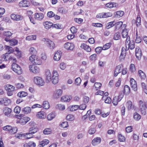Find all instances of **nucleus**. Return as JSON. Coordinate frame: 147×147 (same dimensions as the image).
<instances>
[{
  "mask_svg": "<svg viewBox=\"0 0 147 147\" xmlns=\"http://www.w3.org/2000/svg\"><path fill=\"white\" fill-rule=\"evenodd\" d=\"M139 109L142 114L145 115L146 114V108L147 109V102L140 100L139 102Z\"/></svg>",
  "mask_w": 147,
  "mask_h": 147,
  "instance_id": "2",
  "label": "nucleus"
},
{
  "mask_svg": "<svg viewBox=\"0 0 147 147\" xmlns=\"http://www.w3.org/2000/svg\"><path fill=\"white\" fill-rule=\"evenodd\" d=\"M64 47L67 50H72L74 48V45L72 43L67 42L64 44Z\"/></svg>",
  "mask_w": 147,
  "mask_h": 147,
  "instance_id": "14",
  "label": "nucleus"
},
{
  "mask_svg": "<svg viewBox=\"0 0 147 147\" xmlns=\"http://www.w3.org/2000/svg\"><path fill=\"white\" fill-rule=\"evenodd\" d=\"M36 57L35 55H32L29 57L30 61L33 63H34Z\"/></svg>",
  "mask_w": 147,
  "mask_h": 147,
  "instance_id": "61",
  "label": "nucleus"
},
{
  "mask_svg": "<svg viewBox=\"0 0 147 147\" xmlns=\"http://www.w3.org/2000/svg\"><path fill=\"white\" fill-rule=\"evenodd\" d=\"M118 139L120 142H124L125 141V139L124 136L121 134H119L118 135Z\"/></svg>",
  "mask_w": 147,
  "mask_h": 147,
  "instance_id": "52",
  "label": "nucleus"
},
{
  "mask_svg": "<svg viewBox=\"0 0 147 147\" xmlns=\"http://www.w3.org/2000/svg\"><path fill=\"white\" fill-rule=\"evenodd\" d=\"M58 10L59 12L63 14L66 13L67 12V10L65 9L63 7L59 8Z\"/></svg>",
  "mask_w": 147,
  "mask_h": 147,
  "instance_id": "57",
  "label": "nucleus"
},
{
  "mask_svg": "<svg viewBox=\"0 0 147 147\" xmlns=\"http://www.w3.org/2000/svg\"><path fill=\"white\" fill-rule=\"evenodd\" d=\"M81 82V80L80 77L76 78L75 80V83L77 85H80Z\"/></svg>",
  "mask_w": 147,
  "mask_h": 147,
  "instance_id": "60",
  "label": "nucleus"
},
{
  "mask_svg": "<svg viewBox=\"0 0 147 147\" xmlns=\"http://www.w3.org/2000/svg\"><path fill=\"white\" fill-rule=\"evenodd\" d=\"M36 116L38 118L40 119L45 118L46 117V114L43 111L38 112Z\"/></svg>",
  "mask_w": 147,
  "mask_h": 147,
  "instance_id": "24",
  "label": "nucleus"
},
{
  "mask_svg": "<svg viewBox=\"0 0 147 147\" xmlns=\"http://www.w3.org/2000/svg\"><path fill=\"white\" fill-rule=\"evenodd\" d=\"M34 83L39 86H42L44 85V80L40 77H35L34 78Z\"/></svg>",
  "mask_w": 147,
  "mask_h": 147,
  "instance_id": "7",
  "label": "nucleus"
},
{
  "mask_svg": "<svg viewBox=\"0 0 147 147\" xmlns=\"http://www.w3.org/2000/svg\"><path fill=\"white\" fill-rule=\"evenodd\" d=\"M12 70L18 74H21L22 73V70L20 67L15 63L12 65Z\"/></svg>",
  "mask_w": 147,
  "mask_h": 147,
  "instance_id": "4",
  "label": "nucleus"
},
{
  "mask_svg": "<svg viewBox=\"0 0 147 147\" xmlns=\"http://www.w3.org/2000/svg\"><path fill=\"white\" fill-rule=\"evenodd\" d=\"M120 37V34L119 32H117L115 34L113 39L115 40H118L119 39Z\"/></svg>",
  "mask_w": 147,
  "mask_h": 147,
  "instance_id": "55",
  "label": "nucleus"
},
{
  "mask_svg": "<svg viewBox=\"0 0 147 147\" xmlns=\"http://www.w3.org/2000/svg\"><path fill=\"white\" fill-rule=\"evenodd\" d=\"M3 35L7 37H10L13 34L9 31L4 32H3Z\"/></svg>",
  "mask_w": 147,
  "mask_h": 147,
  "instance_id": "43",
  "label": "nucleus"
},
{
  "mask_svg": "<svg viewBox=\"0 0 147 147\" xmlns=\"http://www.w3.org/2000/svg\"><path fill=\"white\" fill-rule=\"evenodd\" d=\"M62 92V90L61 89L56 90L53 94L54 98H59L61 95Z\"/></svg>",
  "mask_w": 147,
  "mask_h": 147,
  "instance_id": "17",
  "label": "nucleus"
},
{
  "mask_svg": "<svg viewBox=\"0 0 147 147\" xmlns=\"http://www.w3.org/2000/svg\"><path fill=\"white\" fill-rule=\"evenodd\" d=\"M66 119L68 120L72 121L74 119V116L72 114L68 115L66 117Z\"/></svg>",
  "mask_w": 147,
  "mask_h": 147,
  "instance_id": "51",
  "label": "nucleus"
},
{
  "mask_svg": "<svg viewBox=\"0 0 147 147\" xmlns=\"http://www.w3.org/2000/svg\"><path fill=\"white\" fill-rule=\"evenodd\" d=\"M38 130V128L35 127H32L29 128V132L28 133L24 134H22V136L23 135L25 136L26 135H28V134H32L37 132Z\"/></svg>",
  "mask_w": 147,
  "mask_h": 147,
  "instance_id": "11",
  "label": "nucleus"
},
{
  "mask_svg": "<svg viewBox=\"0 0 147 147\" xmlns=\"http://www.w3.org/2000/svg\"><path fill=\"white\" fill-rule=\"evenodd\" d=\"M79 108V106L78 105H73L69 107L68 109L69 110L71 111H75L77 110Z\"/></svg>",
  "mask_w": 147,
  "mask_h": 147,
  "instance_id": "25",
  "label": "nucleus"
},
{
  "mask_svg": "<svg viewBox=\"0 0 147 147\" xmlns=\"http://www.w3.org/2000/svg\"><path fill=\"white\" fill-rule=\"evenodd\" d=\"M43 25L46 29H48L52 27L53 24L52 23L50 22L47 21L44 22L43 23Z\"/></svg>",
  "mask_w": 147,
  "mask_h": 147,
  "instance_id": "23",
  "label": "nucleus"
},
{
  "mask_svg": "<svg viewBox=\"0 0 147 147\" xmlns=\"http://www.w3.org/2000/svg\"><path fill=\"white\" fill-rule=\"evenodd\" d=\"M130 92V87L127 85H125L124 88V93L125 94H129Z\"/></svg>",
  "mask_w": 147,
  "mask_h": 147,
  "instance_id": "35",
  "label": "nucleus"
},
{
  "mask_svg": "<svg viewBox=\"0 0 147 147\" xmlns=\"http://www.w3.org/2000/svg\"><path fill=\"white\" fill-rule=\"evenodd\" d=\"M81 47L84 49L88 52H90L91 50L90 48L88 46L84 43H83L81 45Z\"/></svg>",
  "mask_w": 147,
  "mask_h": 147,
  "instance_id": "26",
  "label": "nucleus"
},
{
  "mask_svg": "<svg viewBox=\"0 0 147 147\" xmlns=\"http://www.w3.org/2000/svg\"><path fill=\"white\" fill-rule=\"evenodd\" d=\"M141 22V18L140 16L139 15H138L136 18V25L137 26H138L140 25Z\"/></svg>",
  "mask_w": 147,
  "mask_h": 147,
  "instance_id": "58",
  "label": "nucleus"
},
{
  "mask_svg": "<svg viewBox=\"0 0 147 147\" xmlns=\"http://www.w3.org/2000/svg\"><path fill=\"white\" fill-rule=\"evenodd\" d=\"M42 40L45 42V43L48 47L51 49H54L55 47V45L54 42L51 40L48 39L43 38Z\"/></svg>",
  "mask_w": 147,
  "mask_h": 147,
  "instance_id": "3",
  "label": "nucleus"
},
{
  "mask_svg": "<svg viewBox=\"0 0 147 147\" xmlns=\"http://www.w3.org/2000/svg\"><path fill=\"white\" fill-rule=\"evenodd\" d=\"M123 67L122 65H119L116 66L114 72V76L115 77L117 76L118 74L122 71V69Z\"/></svg>",
  "mask_w": 147,
  "mask_h": 147,
  "instance_id": "12",
  "label": "nucleus"
},
{
  "mask_svg": "<svg viewBox=\"0 0 147 147\" xmlns=\"http://www.w3.org/2000/svg\"><path fill=\"white\" fill-rule=\"evenodd\" d=\"M72 96L71 95H65L63 96L61 98V101L63 102H69L72 98Z\"/></svg>",
  "mask_w": 147,
  "mask_h": 147,
  "instance_id": "19",
  "label": "nucleus"
},
{
  "mask_svg": "<svg viewBox=\"0 0 147 147\" xmlns=\"http://www.w3.org/2000/svg\"><path fill=\"white\" fill-rule=\"evenodd\" d=\"M18 41L16 39H12L10 40V43L11 45H15L17 44Z\"/></svg>",
  "mask_w": 147,
  "mask_h": 147,
  "instance_id": "53",
  "label": "nucleus"
},
{
  "mask_svg": "<svg viewBox=\"0 0 147 147\" xmlns=\"http://www.w3.org/2000/svg\"><path fill=\"white\" fill-rule=\"evenodd\" d=\"M52 132L51 129L50 128L45 129L43 131V133L45 135H48L51 134Z\"/></svg>",
  "mask_w": 147,
  "mask_h": 147,
  "instance_id": "48",
  "label": "nucleus"
},
{
  "mask_svg": "<svg viewBox=\"0 0 147 147\" xmlns=\"http://www.w3.org/2000/svg\"><path fill=\"white\" fill-rule=\"evenodd\" d=\"M101 85L102 84L101 83L98 82H96L94 85L93 88L96 90H98L100 88Z\"/></svg>",
  "mask_w": 147,
  "mask_h": 147,
  "instance_id": "32",
  "label": "nucleus"
},
{
  "mask_svg": "<svg viewBox=\"0 0 147 147\" xmlns=\"http://www.w3.org/2000/svg\"><path fill=\"white\" fill-rule=\"evenodd\" d=\"M138 75L142 79H144L146 76L145 74L141 70H139L138 71Z\"/></svg>",
  "mask_w": 147,
  "mask_h": 147,
  "instance_id": "34",
  "label": "nucleus"
},
{
  "mask_svg": "<svg viewBox=\"0 0 147 147\" xmlns=\"http://www.w3.org/2000/svg\"><path fill=\"white\" fill-rule=\"evenodd\" d=\"M49 141L48 140L45 139L40 142L39 145L40 147H43L45 145L49 143Z\"/></svg>",
  "mask_w": 147,
  "mask_h": 147,
  "instance_id": "31",
  "label": "nucleus"
},
{
  "mask_svg": "<svg viewBox=\"0 0 147 147\" xmlns=\"http://www.w3.org/2000/svg\"><path fill=\"white\" fill-rule=\"evenodd\" d=\"M126 51L124 47H122L121 53L119 56V58L121 60L124 59L125 58L126 56Z\"/></svg>",
  "mask_w": 147,
  "mask_h": 147,
  "instance_id": "22",
  "label": "nucleus"
},
{
  "mask_svg": "<svg viewBox=\"0 0 147 147\" xmlns=\"http://www.w3.org/2000/svg\"><path fill=\"white\" fill-rule=\"evenodd\" d=\"M12 111V110L9 108L5 107L3 108V112L4 115L7 116H9L10 115V113Z\"/></svg>",
  "mask_w": 147,
  "mask_h": 147,
  "instance_id": "15",
  "label": "nucleus"
},
{
  "mask_svg": "<svg viewBox=\"0 0 147 147\" xmlns=\"http://www.w3.org/2000/svg\"><path fill=\"white\" fill-rule=\"evenodd\" d=\"M70 31L72 34H74L77 32V29L75 26H73L71 28Z\"/></svg>",
  "mask_w": 147,
  "mask_h": 147,
  "instance_id": "63",
  "label": "nucleus"
},
{
  "mask_svg": "<svg viewBox=\"0 0 147 147\" xmlns=\"http://www.w3.org/2000/svg\"><path fill=\"white\" fill-rule=\"evenodd\" d=\"M19 5L20 7H28L30 6V2L26 0H23L19 3Z\"/></svg>",
  "mask_w": 147,
  "mask_h": 147,
  "instance_id": "13",
  "label": "nucleus"
},
{
  "mask_svg": "<svg viewBox=\"0 0 147 147\" xmlns=\"http://www.w3.org/2000/svg\"><path fill=\"white\" fill-rule=\"evenodd\" d=\"M44 15L40 13H36L35 14V18L38 20H41L43 18Z\"/></svg>",
  "mask_w": 147,
  "mask_h": 147,
  "instance_id": "20",
  "label": "nucleus"
},
{
  "mask_svg": "<svg viewBox=\"0 0 147 147\" xmlns=\"http://www.w3.org/2000/svg\"><path fill=\"white\" fill-rule=\"evenodd\" d=\"M17 95L19 97L22 98L27 96L28 94L26 92L22 91L18 93Z\"/></svg>",
  "mask_w": 147,
  "mask_h": 147,
  "instance_id": "37",
  "label": "nucleus"
},
{
  "mask_svg": "<svg viewBox=\"0 0 147 147\" xmlns=\"http://www.w3.org/2000/svg\"><path fill=\"white\" fill-rule=\"evenodd\" d=\"M11 18L15 21H19L23 19V17L21 15L12 14L11 16Z\"/></svg>",
  "mask_w": 147,
  "mask_h": 147,
  "instance_id": "9",
  "label": "nucleus"
},
{
  "mask_svg": "<svg viewBox=\"0 0 147 147\" xmlns=\"http://www.w3.org/2000/svg\"><path fill=\"white\" fill-rule=\"evenodd\" d=\"M57 109L61 110H63L65 109V106L61 104H57L56 106Z\"/></svg>",
  "mask_w": 147,
  "mask_h": 147,
  "instance_id": "46",
  "label": "nucleus"
},
{
  "mask_svg": "<svg viewBox=\"0 0 147 147\" xmlns=\"http://www.w3.org/2000/svg\"><path fill=\"white\" fill-rule=\"evenodd\" d=\"M111 45V43L110 42L107 43L103 45L102 49L103 50H105L109 49Z\"/></svg>",
  "mask_w": 147,
  "mask_h": 147,
  "instance_id": "40",
  "label": "nucleus"
},
{
  "mask_svg": "<svg viewBox=\"0 0 147 147\" xmlns=\"http://www.w3.org/2000/svg\"><path fill=\"white\" fill-rule=\"evenodd\" d=\"M123 24V23L121 21H119L115 23V26L116 29H119L121 27Z\"/></svg>",
  "mask_w": 147,
  "mask_h": 147,
  "instance_id": "44",
  "label": "nucleus"
},
{
  "mask_svg": "<svg viewBox=\"0 0 147 147\" xmlns=\"http://www.w3.org/2000/svg\"><path fill=\"white\" fill-rule=\"evenodd\" d=\"M123 93H121L117 96L115 97L113 100V103L114 105H117L118 102L120 101L123 97Z\"/></svg>",
  "mask_w": 147,
  "mask_h": 147,
  "instance_id": "6",
  "label": "nucleus"
},
{
  "mask_svg": "<svg viewBox=\"0 0 147 147\" xmlns=\"http://www.w3.org/2000/svg\"><path fill=\"white\" fill-rule=\"evenodd\" d=\"M58 76L59 75L56 71H53L52 73V76L51 80L52 82L54 84H56L58 82Z\"/></svg>",
  "mask_w": 147,
  "mask_h": 147,
  "instance_id": "5",
  "label": "nucleus"
},
{
  "mask_svg": "<svg viewBox=\"0 0 147 147\" xmlns=\"http://www.w3.org/2000/svg\"><path fill=\"white\" fill-rule=\"evenodd\" d=\"M56 116V114L55 112H52L48 114L47 116V119L49 121H51Z\"/></svg>",
  "mask_w": 147,
  "mask_h": 147,
  "instance_id": "30",
  "label": "nucleus"
},
{
  "mask_svg": "<svg viewBox=\"0 0 147 147\" xmlns=\"http://www.w3.org/2000/svg\"><path fill=\"white\" fill-rule=\"evenodd\" d=\"M127 105L129 109H133L134 108V105L132 104L131 101H128L127 102Z\"/></svg>",
  "mask_w": 147,
  "mask_h": 147,
  "instance_id": "39",
  "label": "nucleus"
},
{
  "mask_svg": "<svg viewBox=\"0 0 147 147\" xmlns=\"http://www.w3.org/2000/svg\"><path fill=\"white\" fill-rule=\"evenodd\" d=\"M60 125L63 128H66L68 126V122L67 121L63 122Z\"/></svg>",
  "mask_w": 147,
  "mask_h": 147,
  "instance_id": "59",
  "label": "nucleus"
},
{
  "mask_svg": "<svg viewBox=\"0 0 147 147\" xmlns=\"http://www.w3.org/2000/svg\"><path fill=\"white\" fill-rule=\"evenodd\" d=\"M7 90L9 91H13L14 90V87L10 85H8Z\"/></svg>",
  "mask_w": 147,
  "mask_h": 147,
  "instance_id": "62",
  "label": "nucleus"
},
{
  "mask_svg": "<svg viewBox=\"0 0 147 147\" xmlns=\"http://www.w3.org/2000/svg\"><path fill=\"white\" fill-rule=\"evenodd\" d=\"M124 14V12L122 11H119L115 13V17L119 18L122 17Z\"/></svg>",
  "mask_w": 147,
  "mask_h": 147,
  "instance_id": "28",
  "label": "nucleus"
},
{
  "mask_svg": "<svg viewBox=\"0 0 147 147\" xmlns=\"http://www.w3.org/2000/svg\"><path fill=\"white\" fill-rule=\"evenodd\" d=\"M61 56V52L59 51H58L55 54L54 59L55 60L59 61L60 59Z\"/></svg>",
  "mask_w": 147,
  "mask_h": 147,
  "instance_id": "18",
  "label": "nucleus"
},
{
  "mask_svg": "<svg viewBox=\"0 0 147 147\" xmlns=\"http://www.w3.org/2000/svg\"><path fill=\"white\" fill-rule=\"evenodd\" d=\"M41 60L40 59V58L37 57L36 56L34 60V63H35L36 65H40L42 63Z\"/></svg>",
  "mask_w": 147,
  "mask_h": 147,
  "instance_id": "45",
  "label": "nucleus"
},
{
  "mask_svg": "<svg viewBox=\"0 0 147 147\" xmlns=\"http://www.w3.org/2000/svg\"><path fill=\"white\" fill-rule=\"evenodd\" d=\"M12 128V127L9 125H7L3 127V130L7 131H9V132L10 133L11 132V129Z\"/></svg>",
  "mask_w": 147,
  "mask_h": 147,
  "instance_id": "47",
  "label": "nucleus"
},
{
  "mask_svg": "<svg viewBox=\"0 0 147 147\" xmlns=\"http://www.w3.org/2000/svg\"><path fill=\"white\" fill-rule=\"evenodd\" d=\"M31 111V108L29 107H26L24 108L23 110L22 111L23 112L27 114L29 113Z\"/></svg>",
  "mask_w": 147,
  "mask_h": 147,
  "instance_id": "49",
  "label": "nucleus"
},
{
  "mask_svg": "<svg viewBox=\"0 0 147 147\" xmlns=\"http://www.w3.org/2000/svg\"><path fill=\"white\" fill-rule=\"evenodd\" d=\"M9 55L7 53H6L1 56V58L3 61H7L9 59Z\"/></svg>",
  "mask_w": 147,
  "mask_h": 147,
  "instance_id": "33",
  "label": "nucleus"
},
{
  "mask_svg": "<svg viewBox=\"0 0 147 147\" xmlns=\"http://www.w3.org/2000/svg\"><path fill=\"white\" fill-rule=\"evenodd\" d=\"M122 36L124 38L127 37L128 34V31L126 29H125L123 30L122 32Z\"/></svg>",
  "mask_w": 147,
  "mask_h": 147,
  "instance_id": "50",
  "label": "nucleus"
},
{
  "mask_svg": "<svg viewBox=\"0 0 147 147\" xmlns=\"http://www.w3.org/2000/svg\"><path fill=\"white\" fill-rule=\"evenodd\" d=\"M136 55L137 58L139 59L142 56V52L141 50L139 48H136Z\"/></svg>",
  "mask_w": 147,
  "mask_h": 147,
  "instance_id": "21",
  "label": "nucleus"
},
{
  "mask_svg": "<svg viewBox=\"0 0 147 147\" xmlns=\"http://www.w3.org/2000/svg\"><path fill=\"white\" fill-rule=\"evenodd\" d=\"M30 119V118L28 117H24L20 119V121L23 124H25Z\"/></svg>",
  "mask_w": 147,
  "mask_h": 147,
  "instance_id": "36",
  "label": "nucleus"
},
{
  "mask_svg": "<svg viewBox=\"0 0 147 147\" xmlns=\"http://www.w3.org/2000/svg\"><path fill=\"white\" fill-rule=\"evenodd\" d=\"M134 117L136 120H139L141 118V116L137 113H134Z\"/></svg>",
  "mask_w": 147,
  "mask_h": 147,
  "instance_id": "54",
  "label": "nucleus"
},
{
  "mask_svg": "<svg viewBox=\"0 0 147 147\" xmlns=\"http://www.w3.org/2000/svg\"><path fill=\"white\" fill-rule=\"evenodd\" d=\"M36 39V36L35 35H31L27 36L26 40H35Z\"/></svg>",
  "mask_w": 147,
  "mask_h": 147,
  "instance_id": "42",
  "label": "nucleus"
},
{
  "mask_svg": "<svg viewBox=\"0 0 147 147\" xmlns=\"http://www.w3.org/2000/svg\"><path fill=\"white\" fill-rule=\"evenodd\" d=\"M42 105L43 107L45 109H48L50 107L49 102L47 101H45L43 102Z\"/></svg>",
  "mask_w": 147,
  "mask_h": 147,
  "instance_id": "38",
  "label": "nucleus"
},
{
  "mask_svg": "<svg viewBox=\"0 0 147 147\" xmlns=\"http://www.w3.org/2000/svg\"><path fill=\"white\" fill-rule=\"evenodd\" d=\"M118 6V4L116 3H109L106 4L105 6L106 7L110 8L113 7H115Z\"/></svg>",
  "mask_w": 147,
  "mask_h": 147,
  "instance_id": "27",
  "label": "nucleus"
},
{
  "mask_svg": "<svg viewBox=\"0 0 147 147\" xmlns=\"http://www.w3.org/2000/svg\"><path fill=\"white\" fill-rule=\"evenodd\" d=\"M46 76V81L47 83L49 82L51 80L52 78L51 75L50 71L47 70L46 71L45 73Z\"/></svg>",
  "mask_w": 147,
  "mask_h": 147,
  "instance_id": "10",
  "label": "nucleus"
},
{
  "mask_svg": "<svg viewBox=\"0 0 147 147\" xmlns=\"http://www.w3.org/2000/svg\"><path fill=\"white\" fill-rule=\"evenodd\" d=\"M5 49L7 51V53L8 54V55L14 52L15 54L18 57H20L21 56V52L19 51L18 48L17 47L16 48H15V49L14 50L11 47L9 46H5Z\"/></svg>",
  "mask_w": 147,
  "mask_h": 147,
  "instance_id": "1",
  "label": "nucleus"
},
{
  "mask_svg": "<svg viewBox=\"0 0 147 147\" xmlns=\"http://www.w3.org/2000/svg\"><path fill=\"white\" fill-rule=\"evenodd\" d=\"M101 140L100 138H94L92 140V144L93 145L95 146L100 143L101 142Z\"/></svg>",
  "mask_w": 147,
  "mask_h": 147,
  "instance_id": "16",
  "label": "nucleus"
},
{
  "mask_svg": "<svg viewBox=\"0 0 147 147\" xmlns=\"http://www.w3.org/2000/svg\"><path fill=\"white\" fill-rule=\"evenodd\" d=\"M11 101L10 99L7 98H2V103H4L5 105H7L10 104Z\"/></svg>",
  "mask_w": 147,
  "mask_h": 147,
  "instance_id": "29",
  "label": "nucleus"
},
{
  "mask_svg": "<svg viewBox=\"0 0 147 147\" xmlns=\"http://www.w3.org/2000/svg\"><path fill=\"white\" fill-rule=\"evenodd\" d=\"M115 24V22H111L107 24L106 26V28L107 29H108L110 28L113 27Z\"/></svg>",
  "mask_w": 147,
  "mask_h": 147,
  "instance_id": "41",
  "label": "nucleus"
},
{
  "mask_svg": "<svg viewBox=\"0 0 147 147\" xmlns=\"http://www.w3.org/2000/svg\"><path fill=\"white\" fill-rule=\"evenodd\" d=\"M21 110L20 107L19 106L16 107L13 110L14 112L16 113H20Z\"/></svg>",
  "mask_w": 147,
  "mask_h": 147,
  "instance_id": "64",
  "label": "nucleus"
},
{
  "mask_svg": "<svg viewBox=\"0 0 147 147\" xmlns=\"http://www.w3.org/2000/svg\"><path fill=\"white\" fill-rule=\"evenodd\" d=\"M29 51L30 54L32 55H35L36 52L35 49L33 47H31Z\"/></svg>",
  "mask_w": 147,
  "mask_h": 147,
  "instance_id": "56",
  "label": "nucleus"
},
{
  "mask_svg": "<svg viewBox=\"0 0 147 147\" xmlns=\"http://www.w3.org/2000/svg\"><path fill=\"white\" fill-rule=\"evenodd\" d=\"M29 70L31 72L34 73H38L40 70L39 68L34 64L30 65Z\"/></svg>",
  "mask_w": 147,
  "mask_h": 147,
  "instance_id": "8",
  "label": "nucleus"
}]
</instances>
